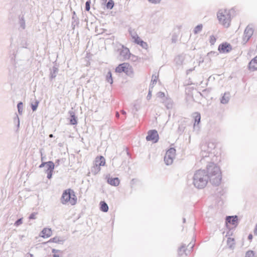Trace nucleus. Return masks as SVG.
<instances>
[{"mask_svg": "<svg viewBox=\"0 0 257 257\" xmlns=\"http://www.w3.org/2000/svg\"><path fill=\"white\" fill-rule=\"evenodd\" d=\"M206 172L212 184L218 186L220 184L222 177L218 166L213 162H210L206 166Z\"/></svg>", "mask_w": 257, "mask_h": 257, "instance_id": "f257e3e1", "label": "nucleus"}, {"mask_svg": "<svg viewBox=\"0 0 257 257\" xmlns=\"http://www.w3.org/2000/svg\"><path fill=\"white\" fill-rule=\"evenodd\" d=\"M209 179L205 170H197L193 177V184L198 189H203L207 184Z\"/></svg>", "mask_w": 257, "mask_h": 257, "instance_id": "f03ea898", "label": "nucleus"}, {"mask_svg": "<svg viewBox=\"0 0 257 257\" xmlns=\"http://www.w3.org/2000/svg\"><path fill=\"white\" fill-rule=\"evenodd\" d=\"M234 12V10L233 9L229 11L227 10H220L217 14L219 23L224 27L228 28L230 25L231 14Z\"/></svg>", "mask_w": 257, "mask_h": 257, "instance_id": "7ed1b4c3", "label": "nucleus"}, {"mask_svg": "<svg viewBox=\"0 0 257 257\" xmlns=\"http://www.w3.org/2000/svg\"><path fill=\"white\" fill-rule=\"evenodd\" d=\"M61 201L64 204L68 202L72 205L75 204L76 203V198L74 191L70 189L65 190L62 194Z\"/></svg>", "mask_w": 257, "mask_h": 257, "instance_id": "20e7f679", "label": "nucleus"}, {"mask_svg": "<svg viewBox=\"0 0 257 257\" xmlns=\"http://www.w3.org/2000/svg\"><path fill=\"white\" fill-rule=\"evenodd\" d=\"M215 146L213 143H209L201 146V155L203 158L201 160L202 162L205 158L210 156L212 149H214Z\"/></svg>", "mask_w": 257, "mask_h": 257, "instance_id": "39448f33", "label": "nucleus"}, {"mask_svg": "<svg viewBox=\"0 0 257 257\" xmlns=\"http://www.w3.org/2000/svg\"><path fill=\"white\" fill-rule=\"evenodd\" d=\"M54 163L52 161H48L45 163H42L40 166V168L45 167V170L47 174V178L50 179L52 176V173L54 169Z\"/></svg>", "mask_w": 257, "mask_h": 257, "instance_id": "423d86ee", "label": "nucleus"}, {"mask_svg": "<svg viewBox=\"0 0 257 257\" xmlns=\"http://www.w3.org/2000/svg\"><path fill=\"white\" fill-rule=\"evenodd\" d=\"M115 72L117 73L124 72L127 75H130L133 73L132 67L127 63L119 64L116 67Z\"/></svg>", "mask_w": 257, "mask_h": 257, "instance_id": "0eeeda50", "label": "nucleus"}, {"mask_svg": "<svg viewBox=\"0 0 257 257\" xmlns=\"http://www.w3.org/2000/svg\"><path fill=\"white\" fill-rule=\"evenodd\" d=\"M176 150L173 148L169 149L166 153L164 157V162L167 165L172 164L173 159L175 158Z\"/></svg>", "mask_w": 257, "mask_h": 257, "instance_id": "6e6552de", "label": "nucleus"}, {"mask_svg": "<svg viewBox=\"0 0 257 257\" xmlns=\"http://www.w3.org/2000/svg\"><path fill=\"white\" fill-rule=\"evenodd\" d=\"M119 52V59L121 61H124L130 58L131 53L129 49L121 45V47L117 50Z\"/></svg>", "mask_w": 257, "mask_h": 257, "instance_id": "1a4fd4ad", "label": "nucleus"}, {"mask_svg": "<svg viewBox=\"0 0 257 257\" xmlns=\"http://www.w3.org/2000/svg\"><path fill=\"white\" fill-rule=\"evenodd\" d=\"M253 33V29L252 26L250 25H248L243 33V36L242 38V43L243 44H246L249 39L251 38Z\"/></svg>", "mask_w": 257, "mask_h": 257, "instance_id": "9d476101", "label": "nucleus"}, {"mask_svg": "<svg viewBox=\"0 0 257 257\" xmlns=\"http://www.w3.org/2000/svg\"><path fill=\"white\" fill-rule=\"evenodd\" d=\"M146 140L148 141H152L154 143H157L159 140V135L157 131L155 130L149 131L148 132Z\"/></svg>", "mask_w": 257, "mask_h": 257, "instance_id": "9b49d317", "label": "nucleus"}, {"mask_svg": "<svg viewBox=\"0 0 257 257\" xmlns=\"http://www.w3.org/2000/svg\"><path fill=\"white\" fill-rule=\"evenodd\" d=\"M239 220L240 219L237 215L226 216L225 218V225H228V224L237 225L240 223Z\"/></svg>", "mask_w": 257, "mask_h": 257, "instance_id": "f8f14e48", "label": "nucleus"}, {"mask_svg": "<svg viewBox=\"0 0 257 257\" xmlns=\"http://www.w3.org/2000/svg\"><path fill=\"white\" fill-rule=\"evenodd\" d=\"M218 50L221 53H228L232 50V47L227 43H223L219 45Z\"/></svg>", "mask_w": 257, "mask_h": 257, "instance_id": "ddd939ff", "label": "nucleus"}, {"mask_svg": "<svg viewBox=\"0 0 257 257\" xmlns=\"http://www.w3.org/2000/svg\"><path fill=\"white\" fill-rule=\"evenodd\" d=\"M236 226H225V228L222 232V234L223 235L225 234V236L227 237V238L228 237H230L233 235Z\"/></svg>", "mask_w": 257, "mask_h": 257, "instance_id": "4468645a", "label": "nucleus"}, {"mask_svg": "<svg viewBox=\"0 0 257 257\" xmlns=\"http://www.w3.org/2000/svg\"><path fill=\"white\" fill-rule=\"evenodd\" d=\"M66 238L64 237L56 236L51 238L47 243L54 242L59 244H63Z\"/></svg>", "mask_w": 257, "mask_h": 257, "instance_id": "2eb2a0df", "label": "nucleus"}, {"mask_svg": "<svg viewBox=\"0 0 257 257\" xmlns=\"http://www.w3.org/2000/svg\"><path fill=\"white\" fill-rule=\"evenodd\" d=\"M107 183L111 186H117L119 184V179L117 177L112 178L106 176Z\"/></svg>", "mask_w": 257, "mask_h": 257, "instance_id": "dca6fc26", "label": "nucleus"}, {"mask_svg": "<svg viewBox=\"0 0 257 257\" xmlns=\"http://www.w3.org/2000/svg\"><path fill=\"white\" fill-rule=\"evenodd\" d=\"M52 234V231L51 228H45L40 233V236L43 238H48L50 237Z\"/></svg>", "mask_w": 257, "mask_h": 257, "instance_id": "f3484780", "label": "nucleus"}, {"mask_svg": "<svg viewBox=\"0 0 257 257\" xmlns=\"http://www.w3.org/2000/svg\"><path fill=\"white\" fill-rule=\"evenodd\" d=\"M230 93L229 92H225L220 98V103L223 104H227L230 99Z\"/></svg>", "mask_w": 257, "mask_h": 257, "instance_id": "a211bd4d", "label": "nucleus"}, {"mask_svg": "<svg viewBox=\"0 0 257 257\" xmlns=\"http://www.w3.org/2000/svg\"><path fill=\"white\" fill-rule=\"evenodd\" d=\"M70 116V123L72 125H75L77 123V118L75 115L74 111L72 110L69 111Z\"/></svg>", "mask_w": 257, "mask_h": 257, "instance_id": "6ab92c4d", "label": "nucleus"}, {"mask_svg": "<svg viewBox=\"0 0 257 257\" xmlns=\"http://www.w3.org/2000/svg\"><path fill=\"white\" fill-rule=\"evenodd\" d=\"M105 164V160L103 156L97 157L96 158L94 163L95 165L100 167V166H104Z\"/></svg>", "mask_w": 257, "mask_h": 257, "instance_id": "aec40b11", "label": "nucleus"}, {"mask_svg": "<svg viewBox=\"0 0 257 257\" xmlns=\"http://www.w3.org/2000/svg\"><path fill=\"white\" fill-rule=\"evenodd\" d=\"M248 67L252 71L257 70V56L250 61Z\"/></svg>", "mask_w": 257, "mask_h": 257, "instance_id": "412c9836", "label": "nucleus"}, {"mask_svg": "<svg viewBox=\"0 0 257 257\" xmlns=\"http://www.w3.org/2000/svg\"><path fill=\"white\" fill-rule=\"evenodd\" d=\"M58 72V69L55 66H53L52 69H50V78L51 79L55 78L57 76Z\"/></svg>", "mask_w": 257, "mask_h": 257, "instance_id": "4be33fe9", "label": "nucleus"}, {"mask_svg": "<svg viewBox=\"0 0 257 257\" xmlns=\"http://www.w3.org/2000/svg\"><path fill=\"white\" fill-rule=\"evenodd\" d=\"M159 75L156 74H153L152 76L151 82L150 85V87L153 88L154 85L156 84L158 79Z\"/></svg>", "mask_w": 257, "mask_h": 257, "instance_id": "5701e85b", "label": "nucleus"}, {"mask_svg": "<svg viewBox=\"0 0 257 257\" xmlns=\"http://www.w3.org/2000/svg\"><path fill=\"white\" fill-rule=\"evenodd\" d=\"M227 244L230 249H233L235 245V241L234 238L228 237L227 238Z\"/></svg>", "mask_w": 257, "mask_h": 257, "instance_id": "b1692460", "label": "nucleus"}, {"mask_svg": "<svg viewBox=\"0 0 257 257\" xmlns=\"http://www.w3.org/2000/svg\"><path fill=\"white\" fill-rule=\"evenodd\" d=\"M100 209L104 212H106L108 210V206L105 201H101L100 202Z\"/></svg>", "mask_w": 257, "mask_h": 257, "instance_id": "393cba45", "label": "nucleus"}, {"mask_svg": "<svg viewBox=\"0 0 257 257\" xmlns=\"http://www.w3.org/2000/svg\"><path fill=\"white\" fill-rule=\"evenodd\" d=\"M72 25L75 27L76 25H78L79 24V20L77 18L76 16V13L75 12L73 13V16L72 18Z\"/></svg>", "mask_w": 257, "mask_h": 257, "instance_id": "a878e982", "label": "nucleus"}, {"mask_svg": "<svg viewBox=\"0 0 257 257\" xmlns=\"http://www.w3.org/2000/svg\"><path fill=\"white\" fill-rule=\"evenodd\" d=\"M131 36L133 38V39L134 40V42L139 45V44L140 43V42L141 41H143L141 39V38L138 36V35L137 34H136L135 33H134V34L131 33Z\"/></svg>", "mask_w": 257, "mask_h": 257, "instance_id": "bb28decb", "label": "nucleus"}, {"mask_svg": "<svg viewBox=\"0 0 257 257\" xmlns=\"http://www.w3.org/2000/svg\"><path fill=\"white\" fill-rule=\"evenodd\" d=\"M164 103L167 109H170L172 107L173 103L171 99L166 98Z\"/></svg>", "mask_w": 257, "mask_h": 257, "instance_id": "cd10ccee", "label": "nucleus"}, {"mask_svg": "<svg viewBox=\"0 0 257 257\" xmlns=\"http://www.w3.org/2000/svg\"><path fill=\"white\" fill-rule=\"evenodd\" d=\"M106 79L107 82H108L109 83L112 84L113 83L112 74H111L110 71H109L107 72L106 76Z\"/></svg>", "mask_w": 257, "mask_h": 257, "instance_id": "c85d7f7f", "label": "nucleus"}, {"mask_svg": "<svg viewBox=\"0 0 257 257\" xmlns=\"http://www.w3.org/2000/svg\"><path fill=\"white\" fill-rule=\"evenodd\" d=\"M196 115L195 116L194 118V125L195 126L196 124H199V123L200 122V119H201V116L200 114L199 113L196 112Z\"/></svg>", "mask_w": 257, "mask_h": 257, "instance_id": "c756f323", "label": "nucleus"}, {"mask_svg": "<svg viewBox=\"0 0 257 257\" xmlns=\"http://www.w3.org/2000/svg\"><path fill=\"white\" fill-rule=\"evenodd\" d=\"M203 26L202 24L198 25L196 26L193 30V32L195 34H198L201 32L202 30Z\"/></svg>", "mask_w": 257, "mask_h": 257, "instance_id": "7c9ffc66", "label": "nucleus"}, {"mask_svg": "<svg viewBox=\"0 0 257 257\" xmlns=\"http://www.w3.org/2000/svg\"><path fill=\"white\" fill-rule=\"evenodd\" d=\"M100 170V167L97 166L96 165H94V166L91 168V172L94 174H96L98 173Z\"/></svg>", "mask_w": 257, "mask_h": 257, "instance_id": "2f4dec72", "label": "nucleus"}, {"mask_svg": "<svg viewBox=\"0 0 257 257\" xmlns=\"http://www.w3.org/2000/svg\"><path fill=\"white\" fill-rule=\"evenodd\" d=\"M114 7V2L112 0H109L106 5L107 9L111 10Z\"/></svg>", "mask_w": 257, "mask_h": 257, "instance_id": "473e14b6", "label": "nucleus"}, {"mask_svg": "<svg viewBox=\"0 0 257 257\" xmlns=\"http://www.w3.org/2000/svg\"><path fill=\"white\" fill-rule=\"evenodd\" d=\"M245 257H256L255 255V253L252 250H248L245 253Z\"/></svg>", "mask_w": 257, "mask_h": 257, "instance_id": "72a5a7b5", "label": "nucleus"}, {"mask_svg": "<svg viewBox=\"0 0 257 257\" xmlns=\"http://www.w3.org/2000/svg\"><path fill=\"white\" fill-rule=\"evenodd\" d=\"M90 4H91V1L90 0L86 1L85 3V10L86 11H89L90 9Z\"/></svg>", "mask_w": 257, "mask_h": 257, "instance_id": "f704fd0d", "label": "nucleus"}, {"mask_svg": "<svg viewBox=\"0 0 257 257\" xmlns=\"http://www.w3.org/2000/svg\"><path fill=\"white\" fill-rule=\"evenodd\" d=\"M185 245H182L179 247L178 251L179 254H182L185 251Z\"/></svg>", "mask_w": 257, "mask_h": 257, "instance_id": "c9c22d12", "label": "nucleus"}, {"mask_svg": "<svg viewBox=\"0 0 257 257\" xmlns=\"http://www.w3.org/2000/svg\"><path fill=\"white\" fill-rule=\"evenodd\" d=\"M23 106V103L22 102H20V103H18V111H19L20 113H21L22 112Z\"/></svg>", "mask_w": 257, "mask_h": 257, "instance_id": "e433bc0d", "label": "nucleus"}, {"mask_svg": "<svg viewBox=\"0 0 257 257\" xmlns=\"http://www.w3.org/2000/svg\"><path fill=\"white\" fill-rule=\"evenodd\" d=\"M139 45L143 48H147L148 47V44L146 42H145L144 41H141L140 42V43Z\"/></svg>", "mask_w": 257, "mask_h": 257, "instance_id": "4c0bfd02", "label": "nucleus"}, {"mask_svg": "<svg viewBox=\"0 0 257 257\" xmlns=\"http://www.w3.org/2000/svg\"><path fill=\"white\" fill-rule=\"evenodd\" d=\"M216 39L214 36H211L210 37V43H211V44L213 45L216 42Z\"/></svg>", "mask_w": 257, "mask_h": 257, "instance_id": "58836bf2", "label": "nucleus"}, {"mask_svg": "<svg viewBox=\"0 0 257 257\" xmlns=\"http://www.w3.org/2000/svg\"><path fill=\"white\" fill-rule=\"evenodd\" d=\"M177 39H178V37H177V36L176 35H172V39H171L172 43H175L177 42Z\"/></svg>", "mask_w": 257, "mask_h": 257, "instance_id": "ea45409f", "label": "nucleus"}, {"mask_svg": "<svg viewBox=\"0 0 257 257\" xmlns=\"http://www.w3.org/2000/svg\"><path fill=\"white\" fill-rule=\"evenodd\" d=\"M151 89H152V88L149 87V91L148 94L147 96V98L148 100H150L152 96V91L151 90Z\"/></svg>", "mask_w": 257, "mask_h": 257, "instance_id": "a19ab883", "label": "nucleus"}, {"mask_svg": "<svg viewBox=\"0 0 257 257\" xmlns=\"http://www.w3.org/2000/svg\"><path fill=\"white\" fill-rule=\"evenodd\" d=\"M150 3L154 4H159L161 2V0H148Z\"/></svg>", "mask_w": 257, "mask_h": 257, "instance_id": "79ce46f5", "label": "nucleus"}, {"mask_svg": "<svg viewBox=\"0 0 257 257\" xmlns=\"http://www.w3.org/2000/svg\"><path fill=\"white\" fill-rule=\"evenodd\" d=\"M38 104H39V101L37 100H36L34 104H33V111H34L35 110H36L37 109Z\"/></svg>", "mask_w": 257, "mask_h": 257, "instance_id": "37998d69", "label": "nucleus"}, {"mask_svg": "<svg viewBox=\"0 0 257 257\" xmlns=\"http://www.w3.org/2000/svg\"><path fill=\"white\" fill-rule=\"evenodd\" d=\"M158 97L160 98H164L165 97V93L163 92H159L157 94Z\"/></svg>", "mask_w": 257, "mask_h": 257, "instance_id": "c03bdc74", "label": "nucleus"}, {"mask_svg": "<svg viewBox=\"0 0 257 257\" xmlns=\"http://www.w3.org/2000/svg\"><path fill=\"white\" fill-rule=\"evenodd\" d=\"M52 252L53 253H56L57 252H60V250H58V249H52Z\"/></svg>", "mask_w": 257, "mask_h": 257, "instance_id": "a18cd8bd", "label": "nucleus"}, {"mask_svg": "<svg viewBox=\"0 0 257 257\" xmlns=\"http://www.w3.org/2000/svg\"><path fill=\"white\" fill-rule=\"evenodd\" d=\"M194 244H192L191 243H190L188 245L187 247H189V248H190L191 249H192L194 247Z\"/></svg>", "mask_w": 257, "mask_h": 257, "instance_id": "49530a36", "label": "nucleus"}, {"mask_svg": "<svg viewBox=\"0 0 257 257\" xmlns=\"http://www.w3.org/2000/svg\"><path fill=\"white\" fill-rule=\"evenodd\" d=\"M248 239L251 240L252 239V235L251 234H249L248 236Z\"/></svg>", "mask_w": 257, "mask_h": 257, "instance_id": "de8ad7c7", "label": "nucleus"}, {"mask_svg": "<svg viewBox=\"0 0 257 257\" xmlns=\"http://www.w3.org/2000/svg\"><path fill=\"white\" fill-rule=\"evenodd\" d=\"M16 223H17V224H21V223H22V220H21V219H19L18 220H17V221L16 222Z\"/></svg>", "mask_w": 257, "mask_h": 257, "instance_id": "09e8293b", "label": "nucleus"}, {"mask_svg": "<svg viewBox=\"0 0 257 257\" xmlns=\"http://www.w3.org/2000/svg\"><path fill=\"white\" fill-rule=\"evenodd\" d=\"M254 235H257V226H255V227L254 228Z\"/></svg>", "mask_w": 257, "mask_h": 257, "instance_id": "8fccbe9b", "label": "nucleus"}, {"mask_svg": "<svg viewBox=\"0 0 257 257\" xmlns=\"http://www.w3.org/2000/svg\"><path fill=\"white\" fill-rule=\"evenodd\" d=\"M53 257H60L59 255L57 254L56 253H54L53 254Z\"/></svg>", "mask_w": 257, "mask_h": 257, "instance_id": "3c124183", "label": "nucleus"}, {"mask_svg": "<svg viewBox=\"0 0 257 257\" xmlns=\"http://www.w3.org/2000/svg\"><path fill=\"white\" fill-rule=\"evenodd\" d=\"M121 112L122 114H124V115L126 114V112L125 111H124L123 110H121Z\"/></svg>", "mask_w": 257, "mask_h": 257, "instance_id": "603ef678", "label": "nucleus"}, {"mask_svg": "<svg viewBox=\"0 0 257 257\" xmlns=\"http://www.w3.org/2000/svg\"><path fill=\"white\" fill-rule=\"evenodd\" d=\"M115 116H116V117H118V118L119 117V113H118V112H116Z\"/></svg>", "mask_w": 257, "mask_h": 257, "instance_id": "864d4df0", "label": "nucleus"}, {"mask_svg": "<svg viewBox=\"0 0 257 257\" xmlns=\"http://www.w3.org/2000/svg\"><path fill=\"white\" fill-rule=\"evenodd\" d=\"M49 137H50V138H52V137H53V135H52V134H50V135H49Z\"/></svg>", "mask_w": 257, "mask_h": 257, "instance_id": "5fc2aeb1", "label": "nucleus"}, {"mask_svg": "<svg viewBox=\"0 0 257 257\" xmlns=\"http://www.w3.org/2000/svg\"><path fill=\"white\" fill-rule=\"evenodd\" d=\"M186 222V220L185 218H183V223H185Z\"/></svg>", "mask_w": 257, "mask_h": 257, "instance_id": "6e6d98bb", "label": "nucleus"}, {"mask_svg": "<svg viewBox=\"0 0 257 257\" xmlns=\"http://www.w3.org/2000/svg\"><path fill=\"white\" fill-rule=\"evenodd\" d=\"M34 216H35V215H34V214L33 213V219H35Z\"/></svg>", "mask_w": 257, "mask_h": 257, "instance_id": "4d7b16f0", "label": "nucleus"}, {"mask_svg": "<svg viewBox=\"0 0 257 257\" xmlns=\"http://www.w3.org/2000/svg\"><path fill=\"white\" fill-rule=\"evenodd\" d=\"M102 1L105 2H106L107 0H102Z\"/></svg>", "mask_w": 257, "mask_h": 257, "instance_id": "13d9d810", "label": "nucleus"}, {"mask_svg": "<svg viewBox=\"0 0 257 257\" xmlns=\"http://www.w3.org/2000/svg\"><path fill=\"white\" fill-rule=\"evenodd\" d=\"M256 225H257V224Z\"/></svg>", "mask_w": 257, "mask_h": 257, "instance_id": "bf43d9fd", "label": "nucleus"}]
</instances>
